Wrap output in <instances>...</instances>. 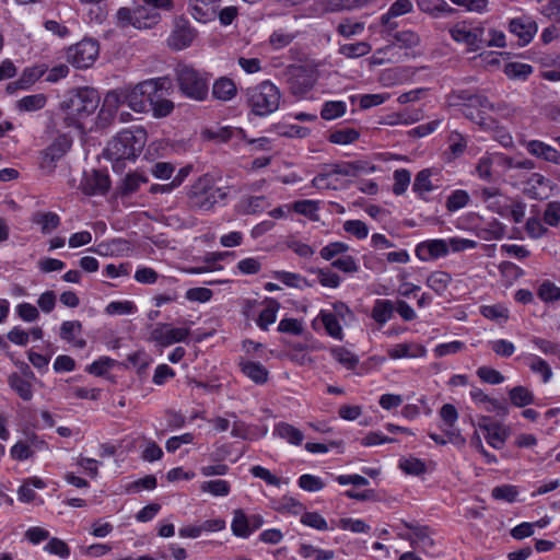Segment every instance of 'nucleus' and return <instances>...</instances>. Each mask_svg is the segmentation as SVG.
Returning <instances> with one entry per match:
<instances>
[{
    "label": "nucleus",
    "instance_id": "nucleus-11",
    "mask_svg": "<svg viewBox=\"0 0 560 560\" xmlns=\"http://www.w3.org/2000/svg\"><path fill=\"white\" fill-rule=\"evenodd\" d=\"M144 5L136 8V28H150L160 21L158 9L170 10L171 0H143Z\"/></svg>",
    "mask_w": 560,
    "mask_h": 560
},
{
    "label": "nucleus",
    "instance_id": "nucleus-55",
    "mask_svg": "<svg viewBox=\"0 0 560 560\" xmlns=\"http://www.w3.org/2000/svg\"><path fill=\"white\" fill-rule=\"evenodd\" d=\"M533 72V67L523 62H509L504 67V73L508 78L514 80H526Z\"/></svg>",
    "mask_w": 560,
    "mask_h": 560
},
{
    "label": "nucleus",
    "instance_id": "nucleus-52",
    "mask_svg": "<svg viewBox=\"0 0 560 560\" xmlns=\"http://www.w3.org/2000/svg\"><path fill=\"white\" fill-rule=\"evenodd\" d=\"M510 400L515 407L532 405L535 400L534 394L527 387L515 386L509 392Z\"/></svg>",
    "mask_w": 560,
    "mask_h": 560
},
{
    "label": "nucleus",
    "instance_id": "nucleus-53",
    "mask_svg": "<svg viewBox=\"0 0 560 560\" xmlns=\"http://www.w3.org/2000/svg\"><path fill=\"white\" fill-rule=\"evenodd\" d=\"M202 492L212 494L213 497H226L231 491V485L223 479H214L203 481L200 486Z\"/></svg>",
    "mask_w": 560,
    "mask_h": 560
},
{
    "label": "nucleus",
    "instance_id": "nucleus-8",
    "mask_svg": "<svg viewBox=\"0 0 560 560\" xmlns=\"http://www.w3.org/2000/svg\"><path fill=\"white\" fill-rule=\"evenodd\" d=\"M510 156L503 152H486L475 166V174L481 180L492 183L509 172Z\"/></svg>",
    "mask_w": 560,
    "mask_h": 560
},
{
    "label": "nucleus",
    "instance_id": "nucleus-20",
    "mask_svg": "<svg viewBox=\"0 0 560 560\" xmlns=\"http://www.w3.org/2000/svg\"><path fill=\"white\" fill-rule=\"evenodd\" d=\"M121 105H127L125 88L107 92L98 114L100 118L105 120L113 119L115 113Z\"/></svg>",
    "mask_w": 560,
    "mask_h": 560
},
{
    "label": "nucleus",
    "instance_id": "nucleus-44",
    "mask_svg": "<svg viewBox=\"0 0 560 560\" xmlns=\"http://www.w3.org/2000/svg\"><path fill=\"white\" fill-rule=\"evenodd\" d=\"M508 438L509 430L500 423L487 428V432L485 433L487 443L495 450H501L504 446Z\"/></svg>",
    "mask_w": 560,
    "mask_h": 560
},
{
    "label": "nucleus",
    "instance_id": "nucleus-48",
    "mask_svg": "<svg viewBox=\"0 0 560 560\" xmlns=\"http://www.w3.org/2000/svg\"><path fill=\"white\" fill-rule=\"evenodd\" d=\"M360 137V132L354 128H340L332 130L328 136V141L334 144L346 145L353 143Z\"/></svg>",
    "mask_w": 560,
    "mask_h": 560
},
{
    "label": "nucleus",
    "instance_id": "nucleus-24",
    "mask_svg": "<svg viewBox=\"0 0 560 560\" xmlns=\"http://www.w3.org/2000/svg\"><path fill=\"white\" fill-rule=\"evenodd\" d=\"M196 37L194 28L186 24H178L167 38L168 46L174 50L189 47Z\"/></svg>",
    "mask_w": 560,
    "mask_h": 560
},
{
    "label": "nucleus",
    "instance_id": "nucleus-13",
    "mask_svg": "<svg viewBox=\"0 0 560 560\" xmlns=\"http://www.w3.org/2000/svg\"><path fill=\"white\" fill-rule=\"evenodd\" d=\"M72 141L67 136L58 137L47 149L42 152L40 166L52 171L55 163L59 161L71 148Z\"/></svg>",
    "mask_w": 560,
    "mask_h": 560
},
{
    "label": "nucleus",
    "instance_id": "nucleus-63",
    "mask_svg": "<svg viewBox=\"0 0 560 560\" xmlns=\"http://www.w3.org/2000/svg\"><path fill=\"white\" fill-rule=\"evenodd\" d=\"M530 342L545 355H556L560 358V343L537 336H533Z\"/></svg>",
    "mask_w": 560,
    "mask_h": 560
},
{
    "label": "nucleus",
    "instance_id": "nucleus-54",
    "mask_svg": "<svg viewBox=\"0 0 560 560\" xmlns=\"http://www.w3.org/2000/svg\"><path fill=\"white\" fill-rule=\"evenodd\" d=\"M420 36L415 31L406 30L394 35V45L399 48L412 49L420 45Z\"/></svg>",
    "mask_w": 560,
    "mask_h": 560
},
{
    "label": "nucleus",
    "instance_id": "nucleus-50",
    "mask_svg": "<svg viewBox=\"0 0 560 560\" xmlns=\"http://www.w3.org/2000/svg\"><path fill=\"white\" fill-rule=\"evenodd\" d=\"M421 115L418 110L409 112L404 110L401 113H395L387 115L383 124L388 126H397V125H411L413 122H417L420 119Z\"/></svg>",
    "mask_w": 560,
    "mask_h": 560
},
{
    "label": "nucleus",
    "instance_id": "nucleus-51",
    "mask_svg": "<svg viewBox=\"0 0 560 560\" xmlns=\"http://www.w3.org/2000/svg\"><path fill=\"white\" fill-rule=\"evenodd\" d=\"M47 97L43 93L32 94L18 101V108L21 112H35L45 107Z\"/></svg>",
    "mask_w": 560,
    "mask_h": 560
},
{
    "label": "nucleus",
    "instance_id": "nucleus-1",
    "mask_svg": "<svg viewBox=\"0 0 560 560\" xmlns=\"http://www.w3.org/2000/svg\"><path fill=\"white\" fill-rule=\"evenodd\" d=\"M100 105V95L93 88L82 86L70 91L61 103L63 119L68 127L83 129L84 121Z\"/></svg>",
    "mask_w": 560,
    "mask_h": 560
},
{
    "label": "nucleus",
    "instance_id": "nucleus-33",
    "mask_svg": "<svg viewBox=\"0 0 560 560\" xmlns=\"http://www.w3.org/2000/svg\"><path fill=\"white\" fill-rule=\"evenodd\" d=\"M265 307L260 312L256 324L257 326L262 329L267 330L270 325H272L277 319L278 311L280 310V303L272 298H267L264 301Z\"/></svg>",
    "mask_w": 560,
    "mask_h": 560
},
{
    "label": "nucleus",
    "instance_id": "nucleus-40",
    "mask_svg": "<svg viewBox=\"0 0 560 560\" xmlns=\"http://www.w3.org/2000/svg\"><path fill=\"white\" fill-rule=\"evenodd\" d=\"M395 305L390 300H376L374 302L371 317L380 325L386 324L394 314Z\"/></svg>",
    "mask_w": 560,
    "mask_h": 560
},
{
    "label": "nucleus",
    "instance_id": "nucleus-60",
    "mask_svg": "<svg viewBox=\"0 0 560 560\" xmlns=\"http://www.w3.org/2000/svg\"><path fill=\"white\" fill-rule=\"evenodd\" d=\"M470 200L469 194L463 189L454 190L446 199V209L450 212L458 211L466 207Z\"/></svg>",
    "mask_w": 560,
    "mask_h": 560
},
{
    "label": "nucleus",
    "instance_id": "nucleus-14",
    "mask_svg": "<svg viewBox=\"0 0 560 560\" xmlns=\"http://www.w3.org/2000/svg\"><path fill=\"white\" fill-rule=\"evenodd\" d=\"M110 187V179L106 173L92 171L85 173L80 183V189L84 195L95 196L105 195Z\"/></svg>",
    "mask_w": 560,
    "mask_h": 560
},
{
    "label": "nucleus",
    "instance_id": "nucleus-61",
    "mask_svg": "<svg viewBox=\"0 0 560 560\" xmlns=\"http://www.w3.org/2000/svg\"><path fill=\"white\" fill-rule=\"evenodd\" d=\"M394 184H393V192L396 196H400L406 192L407 188L410 185L411 174L406 168L396 170L393 174Z\"/></svg>",
    "mask_w": 560,
    "mask_h": 560
},
{
    "label": "nucleus",
    "instance_id": "nucleus-49",
    "mask_svg": "<svg viewBox=\"0 0 560 560\" xmlns=\"http://www.w3.org/2000/svg\"><path fill=\"white\" fill-rule=\"evenodd\" d=\"M298 552L302 558L311 560H331L335 558L332 550L320 549L311 544H301Z\"/></svg>",
    "mask_w": 560,
    "mask_h": 560
},
{
    "label": "nucleus",
    "instance_id": "nucleus-56",
    "mask_svg": "<svg viewBox=\"0 0 560 560\" xmlns=\"http://www.w3.org/2000/svg\"><path fill=\"white\" fill-rule=\"evenodd\" d=\"M347 105L342 101H329L324 103L320 116L325 120H332L346 114Z\"/></svg>",
    "mask_w": 560,
    "mask_h": 560
},
{
    "label": "nucleus",
    "instance_id": "nucleus-47",
    "mask_svg": "<svg viewBox=\"0 0 560 560\" xmlns=\"http://www.w3.org/2000/svg\"><path fill=\"white\" fill-rule=\"evenodd\" d=\"M372 50V46L368 42H357L343 44L339 47L338 52L346 58L355 59L366 56Z\"/></svg>",
    "mask_w": 560,
    "mask_h": 560
},
{
    "label": "nucleus",
    "instance_id": "nucleus-30",
    "mask_svg": "<svg viewBox=\"0 0 560 560\" xmlns=\"http://www.w3.org/2000/svg\"><path fill=\"white\" fill-rule=\"evenodd\" d=\"M470 398L477 405L483 408L487 412H502L506 413V408L495 398L488 396L482 389L472 387L470 389Z\"/></svg>",
    "mask_w": 560,
    "mask_h": 560
},
{
    "label": "nucleus",
    "instance_id": "nucleus-41",
    "mask_svg": "<svg viewBox=\"0 0 560 560\" xmlns=\"http://www.w3.org/2000/svg\"><path fill=\"white\" fill-rule=\"evenodd\" d=\"M273 434L296 446L301 445L304 439L302 431L287 422L276 424Z\"/></svg>",
    "mask_w": 560,
    "mask_h": 560
},
{
    "label": "nucleus",
    "instance_id": "nucleus-18",
    "mask_svg": "<svg viewBox=\"0 0 560 560\" xmlns=\"http://www.w3.org/2000/svg\"><path fill=\"white\" fill-rule=\"evenodd\" d=\"M509 30L520 39V45H527L538 31V26L530 18H516L511 20Z\"/></svg>",
    "mask_w": 560,
    "mask_h": 560
},
{
    "label": "nucleus",
    "instance_id": "nucleus-32",
    "mask_svg": "<svg viewBox=\"0 0 560 560\" xmlns=\"http://www.w3.org/2000/svg\"><path fill=\"white\" fill-rule=\"evenodd\" d=\"M416 3L421 12L432 18L448 15L454 11L445 0H416Z\"/></svg>",
    "mask_w": 560,
    "mask_h": 560
},
{
    "label": "nucleus",
    "instance_id": "nucleus-5",
    "mask_svg": "<svg viewBox=\"0 0 560 560\" xmlns=\"http://www.w3.org/2000/svg\"><path fill=\"white\" fill-rule=\"evenodd\" d=\"M176 83L183 96L203 102L209 95V78L206 73L187 65H179L175 70Z\"/></svg>",
    "mask_w": 560,
    "mask_h": 560
},
{
    "label": "nucleus",
    "instance_id": "nucleus-15",
    "mask_svg": "<svg viewBox=\"0 0 560 560\" xmlns=\"http://www.w3.org/2000/svg\"><path fill=\"white\" fill-rule=\"evenodd\" d=\"M448 254V243L446 240H429L421 242L416 247V256L421 261H430Z\"/></svg>",
    "mask_w": 560,
    "mask_h": 560
},
{
    "label": "nucleus",
    "instance_id": "nucleus-46",
    "mask_svg": "<svg viewBox=\"0 0 560 560\" xmlns=\"http://www.w3.org/2000/svg\"><path fill=\"white\" fill-rule=\"evenodd\" d=\"M47 71L45 66H34L25 68L18 79L21 90H28L34 85Z\"/></svg>",
    "mask_w": 560,
    "mask_h": 560
},
{
    "label": "nucleus",
    "instance_id": "nucleus-34",
    "mask_svg": "<svg viewBox=\"0 0 560 560\" xmlns=\"http://www.w3.org/2000/svg\"><path fill=\"white\" fill-rule=\"evenodd\" d=\"M289 85L292 94L296 96H304L308 91H311L313 80L310 74L299 68L295 69V72L290 78Z\"/></svg>",
    "mask_w": 560,
    "mask_h": 560
},
{
    "label": "nucleus",
    "instance_id": "nucleus-45",
    "mask_svg": "<svg viewBox=\"0 0 560 560\" xmlns=\"http://www.w3.org/2000/svg\"><path fill=\"white\" fill-rule=\"evenodd\" d=\"M8 383L10 387L25 401H28L33 397L32 384L28 380L22 377L18 373H13L9 376Z\"/></svg>",
    "mask_w": 560,
    "mask_h": 560
},
{
    "label": "nucleus",
    "instance_id": "nucleus-4",
    "mask_svg": "<svg viewBox=\"0 0 560 560\" xmlns=\"http://www.w3.org/2000/svg\"><path fill=\"white\" fill-rule=\"evenodd\" d=\"M226 196V188L217 187L208 176L199 177L187 192L189 207L202 212L211 211L217 205L223 202Z\"/></svg>",
    "mask_w": 560,
    "mask_h": 560
},
{
    "label": "nucleus",
    "instance_id": "nucleus-9",
    "mask_svg": "<svg viewBox=\"0 0 560 560\" xmlns=\"http://www.w3.org/2000/svg\"><path fill=\"white\" fill-rule=\"evenodd\" d=\"M452 39L467 47L468 51H477L483 45L485 26L481 23L460 21L450 30Z\"/></svg>",
    "mask_w": 560,
    "mask_h": 560
},
{
    "label": "nucleus",
    "instance_id": "nucleus-23",
    "mask_svg": "<svg viewBox=\"0 0 560 560\" xmlns=\"http://www.w3.org/2000/svg\"><path fill=\"white\" fill-rule=\"evenodd\" d=\"M219 1L220 0H189L190 13L197 21L206 23L217 15Z\"/></svg>",
    "mask_w": 560,
    "mask_h": 560
},
{
    "label": "nucleus",
    "instance_id": "nucleus-21",
    "mask_svg": "<svg viewBox=\"0 0 560 560\" xmlns=\"http://www.w3.org/2000/svg\"><path fill=\"white\" fill-rule=\"evenodd\" d=\"M334 175L351 177L349 162H340L326 165L324 171L313 178L312 184L317 188H329L332 186L329 179Z\"/></svg>",
    "mask_w": 560,
    "mask_h": 560
},
{
    "label": "nucleus",
    "instance_id": "nucleus-39",
    "mask_svg": "<svg viewBox=\"0 0 560 560\" xmlns=\"http://www.w3.org/2000/svg\"><path fill=\"white\" fill-rule=\"evenodd\" d=\"M468 145V136L457 131L452 130L447 136V153L452 159H458L462 156Z\"/></svg>",
    "mask_w": 560,
    "mask_h": 560
},
{
    "label": "nucleus",
    "instance_id": "nucleus-31",
    "mask_svg": "<svg viewBox=\"0 0 560 560\" xmlns=\"http://www.w3.org/2000/svg\"><path fill=\"white\" fill-rule=\"evenodd\" d=\"M374 0H322V7L326 12L353 11L368 7Z\"/></svg>",
    "mask_w": 560,
    "mask_h": 560
},
{
    "label": "nucleus",
    "instance_id": "nucleus-19",
    "mask_svg": "<svg viewBox=\"0 0 560 560\" xmlns=\"http://www.w3.org/2000/svg\"><path fill=\"white\" fill-rule=\"evenodd\" d=\"M387 355L393 360L399 359H417L427 354L424 346L410 341L394 345L387 349Z\"/></svg>",
    "mask_w": 560,
    "mask_h": 560
},
{
    "label": "nucleus",
    "instance_id": "nucleus-35",
    "mask_svg": "<svg viewBox=\"0 0 560 560\" xmlns=\"http://www.w3.org/2000/svg\"><path fill=\"white\" fill-rule=\"evenodd\" d=\"M32 222L40 226L43 234H50L60 225V217L56 212L38 211L32 215Z\"/></svg>",
    "mask_w": 560,
    "mask_h": 560
},
{
    "label": "nucleus",
    "instance_id": "nucleus-27",
    "mask_svg": "<svg viewBox=\"0 0 560 560\" xmlns=\"http://www.w3.org/2000/svg\"><path fill=\"white\" fill-rule=\"evenodd\" d=\"M203 138L215 141L218 143L228 142L234 137L246 139L242 129L233 128L230 126H217L207 128L202 131Z\"/></svg>",
    "mask_w": 560,
    "mask_h": 560
},
{
    "label": "nucleus",
    "instance_id": "nucleus-59",
    "mask_svg": "<svg viewBox=\"0 0 560 560\" xmlns=\"http://www.w3.org/2000/svg\"><path fill=\"white\" fill-rule=\"evenodd\" d=\"M398 466L404 472L408 475L420 476L425 471V464L421 459L413 456L400 458Z\"/></svg>",
    "mask_w": 560,
    "mask_h": 560
},
{
    "label": "nucleus",
    "instance_id": "nucleus-36",
    "mask_svg": "<svg viewBox=\"0 0 560 560\" xmlns=\"http://www.w3.org/2000/svg\"><path fill=\"white\" fill-rule=\"evenodd\" d=\"M432 175L433 171L431 168H424L416 175L412 184V190L421 199H425L427 195L435 189V186L431 180Z\"/></svg>",
    "mask_w": 560,
    "mask_h": 560
},
{
    "label": "nucleus",
    "instance_id": "nucleus-42",
    "mask_svg": "<svg viewBox=\"0 0 560 560\" xmlns=\"http://www.w3.org/2000/svg\"><path fill=\"white\" fill-rule=\"evenodd\" d=\"M452 277L448 272L436 270L430 273L427 278V285L432 289L438 295H443L447 290Z\"/></svg>",
    "mask_w": 560,
    "mask_h": 560
},
{
    "label": "nucleus",
    "instance_id": "nucleus-7",
    "mask_svg": "<svg viewBox=\"0 0 560 560\" xmlns=\"http://www.w3.org/2000/svg\"><path fill=\"white\" fill-rule=\"evenodd\" d=\"M168 83V78H154L144 80L133 86H126L127 106L136 113H144L152 97Z\"/></svg>",
    "mask_w": 560,
    "mask_h": 560
},
{
    "label": "nucleus",
    "instance_id": "nucleus-25",
    "mask_svg": "<svg viewBox=\"0 0 560 560\" xmlns=\"http://www.w3.org/2000/svg\"><path fill=\"white\" fill-rule=\"evenodd\" d=\"M82 324L79 320H66L60 326V338L78 349L86 346V340L81 337Z\"/></svg>",
    "mask_w": 560,
    "mask_h": 560
},
{
    "label": "nucleus",
    "instance_id": "nucleus-10",
    "mask_svg": "<svg viewBox=\"0 0 560 560\" xmlns=\"http://www.w3.org/2000/svg\"><path fill=\"white\" fill-rule=\"evenodd\" d=\"M100 54L98 43L94 39H83L67 49V60L78 69L90 68Z\"/></svg>",
    "mask_w": 560,
    "mask_h": 560
},
{
    "label": "nucleus",
    "instance_id": "nucleus-2",
    "mask_svg": "<svg viewBox=\"0 0 560 560\" xmlns=\"http://www.w3.org/2000/svg\"><path fill=\"white\" fill-rule=\"evenodd\" d=\"M446 103L451 107H458L467 119L482 129L494 127L495 121L489 116L493 110V104L486 96L468 91H455L447 95Z\"/></svg>",
    "mask_w": 560,
    "mask_h": 560
},
{
    "label": "nucleus",
    "instance_id": "nucleus-12",
    "mask_svg": "<svg viewBox=\"0 0 560 560\" xmlns=\"http://www.w3.org/2000/svg\"><path fill=\"white\" fill-rule=\"evenodd\" d=\"M188 336V328H174L168 324H158L150 334V340L162 347H168L173 343L186 340Z\"/></svg>",
    "mask_w": 560,
    "mask_h": 560
},
{
    "label": "nucleus",
    "instance_id": "nucleus-57",
    "mask_svg": "<svg viewBox=\"0 0 560 560\" xmlns=\"http://www.w3.org/2000/svg\"><path fill=\"white\" fill-rule=\"evenodd\" d=\"M273 277L290 288L302 289L304 287H310L308 281L300 273L289 271H276L273 273Z\"/></svg>",
    "mask_w": 560,
    "mask_h": 560
},
{
    "label": "nucleus",
    "instance_id": "nucleus-38",
    "mask_svg": "<svg viewBox=\"0 0 560 560\" xmlns=\"http://www.w3.org/2000/svg\"><path fill=\"white\" fill-rule=\"evenodd\" d=\"M318 319L323 323L326 332L336 340L343 339V330L342 327L332 312L322 310L317 316Z\"/></svg>",
    "mask_w": 560,
    "mask_h": 560
},
{
    "label": "nucleus",
    "instance_id": "nucleus-16",
    "mask_svg": "<svg viewBox=\"0 0 560 560\" xmlns=\"http://www.w3.org/2000/svg\"><path fill=\"white\" fill-rule=\"evenodd\" d=\"M522 144L530 155L560 166V151L550 144L540 140H528Z\"/></svg>",
    "mask_w": 560,
    "mask_h": 560
},
{
    "label": "nucleus",
    "instance_id": "nucleus-29",
    "mask_svg": "<svg viewBox=\"0 0 560 560\" xmlns=\"http://www.w3.org/2000/svg\"><path fill=\"white\" fill-rule=\"evenodd\" d=\"M237 94V88L235 82L228 78L221 77L213 82L212 96L221 102H229L233 100Z\"/></svg>",
    "mask_w": 560,
    "mask_h": 560
},
{
    "label": "nucleus",
    "instance_id": "nucleus-58",
    "mask_svg": "<svg viewBox=\"0 0 560 560\" xmlns=\"http://www.w3.org/2000/svg\"><path fill=\"white\" fill-rule=\"evenodd\" d=\"M231 529L237 537L246 538L250 535L247 515L242 510L234 511Z\"/></svg>",
    "mask_w": 560,
    "mask_h": 560
},
{
    "label": "nucleus",
    "instance_id": "nucleus-62",
    "mask_svg": "<svg viewBox=\"0 0 560 560\" xmlns=\"http://www.w3.org/2000/svg\"><path fill=\"white\" fill-rule=\"evenodd\" d=\"M537 295L545 303L560 301V288L549 280H546L539 285Z\"/></svg>",
    "mask_w": 560,
    "mask_h": 560
},
{
    "label": "nucleus",
    "instance_id": "nucleus-6",
    "mask_svg": "<svg viewBox=\"0 0 560 560\" xmlns=\"http://www.w3.org/2000/svg\"><path fill=\"white\" fill-rule=\"evenodd\" d=\"M144 145V132L122 130L106 148V155L112 161L135 160Z\"/></svg>",
    "mask_w": 560,
    "mask_h": 560
},
{
    "label": "nucleus",
    "instance_id": "nucleus-28",
    "mask_svg": "<svg viewBox=\"0 0 560 560\" xmlns=\"http://www.w3.org/2000/svg\"><path fill=\"white\" fill-rule=\"evenodd\" d=\"M407 527L412 529V534L407 537V539L410 540L411 546L423 552H431L434 547V540L432 539L428 527L411 525H407Z\"/></svg>",
    "mask_w": 560,
    "mask_h": 560
},
{
    "label": "nucleus",
    "instance_id": "nucleus-22",
    "mask_svg": "<svg viewBox=\"0 0 560 560\" xmlns=\"http://www.w3.org/2000/svg\"><path fill=\"white\" fill-rule=\"evenodd\" d=\"M171 89L172 82L168 79V83L163 84V88L152 97L150 106L154 117H166L173 112L174 103L166 98L170 95Z\"/></svg>",
    "mask_w": 560,
    "mask_h": 560
},
{
    "label": "nucleus",
    "instance_id": "nucleus-3",
    "mask_svg": "<svg viewBox=\"0 0 560 560\" xmlns=\"http://www.w3.org/2000/svg\"><path fill=\"white\" fill-rule=\"evenodd\" d=\"M282 93L270 80H265L245 90V103L257 117H267L280 107Z\"/></svg>",
    "mask_w": 560,
    "mask_h": 560
},
{
    "label": "nucleus",
    "instance_id": "nucleus-43",
    "mask_svg": "<svg viewBox=\"0 0 560 560\" xmlns=\"http://www.w3.org/2000/svg\"><path fill=\"white\" fill-rule=\"evenodd\" d=\"M330 355L347 370H354L359 364V358L350 350L341 346H335L329 350Z\"/></svg>",
    "mask_w": 560,
    "mask_h": 560
},
{
    "label": "nucleus",
    "instance_id": "nucleus-37",
    "mask_svg": "<svg viewBox=\"0 0 560 560\" xmlns=\"http://www.w3.org/2000/svg\"><path fill=\"white\" fill-rule=\"evenodd\" d=\"M241 371L256 384H264L268 380V370L259 362L241 361Z\"/></svg>",
    "mask_w": 560,
    "mask_h": 560
},
{
    "label": "nucleus",
    "instance_id": "nucleus-26",
    "mask_svg": "<svg viewBox=\"0 0 560 560\" xmlns=\"http://www.w3.org/2000/svg\"><path fill=\"white\" fill-rule=\"evenodd\" d=\"M522 358L524 359V362L530 372L539 375L544 384H547L551 381L553 372L547 360L533 353L523 354Z\"/></svg>",
    "mask_w": 560,
    "mask_h": 560
},
{
    "label": "nucleus",
    "instance_id": "nucleus-17",
    "mask_svg": "<svg viewBox=\"0 0 560 560\" xmlns=\"http://www.w3.org/2000/svg\"><path fill=\"white\" fill-rule=\"evenodd\" d=\"M413 11V3L411 0H396L394 1L388 10L381 15V25L388 32L397 28L398 23L394 20L396 18L406 15Z\"/></svg>",
    "mask_w": 560,
    "mask_h": 560
},
{
    "label": "nucleus",
    "instance_id": "nucleus-64",
    "mask_svg": "<svg viewBox=\"0 0 560 560\" xmlns=\"http://www.w3.org/2000/svg\"><path fill=\"white\" fill-rule=\"evenodd\" d=\"M542 221L546 225L551 228L560 225V201H550L546 205Z\"/></svg>",
    "mask_w": 560,
    "mask_h": 560
}]
</instances>
